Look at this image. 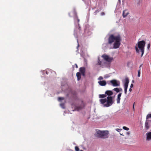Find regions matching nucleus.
<instances>
[{
  "mask_svg": "<svg viewBox=\"0 0 151 151\" xmlns=\"http://www.w3.org/2000/svg\"><path fill=\"white\" fill-rule=\"evenodd\" d=\"M105 93L108 96L106 98L102 99L99 100V101L101 104H102L104 107H109L112 105L114 103L113 98L111 96L113 94V92L110 90L106 91Z\"/></svg>",
  "mask_w": 151,
  "mask_h": 151,
  "instance_id": "f257e3e1",
  "label": "nucleus"
},
{
  "mask_svg": "<svg viewBox=\"0 0 151 151\" xmlns=\"http://www.w3.org/2000/svg\"><path fill=\"white\" fill-rule=\"evenodd\" d=\"M121 37L120 35L114 36L113 35H110L108 39V43L111 44L114 42L113 48L114 49L118 48L120 45Z\"/></svg>",
  "mask_w": 151,
  "mask_h": 151,
  "instance_id": "f03ea898",
  "label": "nucleus"
},
{
  "mask_svg": "<svg viewBox=\"0 0 151 151\" xmlns=\"http://www.w3.org/2000/svg\"><path fill=\"white\" fill-rule=\"evenodd\" d=\"M96 136L99 138L106 139L109 137V132L107 130L100 131L98 130L96 131Z\"/></svg>",
  "mask_w": 151,
  "mask_h": 151,
  "instance_id": "7ed1b4c3",
  "label": "nucleus"
},
{
  "mask_svg": "<svg viewBox=\"0 0 151 151\" xmlns=\"http://www.w3.org/2000/svg\"><path fill=\"white\" fill-rule=\"evenodd\" d=\"M145 42L144 40L139 41L138 42V47L142 52V56L144 52V47L145 46Z\"/></svg>",
  "mask_w": 151,
  "mask_h": 151,
  "instance_id": "20e7f679",
  "label": "nucleus"
},
{
  "mask_svg": "<svg viewBox=\"0 0 151 151\" xmlns=\"http://www.w3.org/2000/svg\"><path fill=\"white\" fill-rule=\"evenodd\" d=\"M129 79L128 78H126L125 79V83L124 84V91L126 95L127 93V91L129 83Z\"/></svg>",
  "mask_w": 151,
  "mask_h": 151,
  "instance_id": "39448f33",
  "label": "nucleus"
},
{
  "mask_svg": "<svg viewBox=\"0 0 151 151\" xmlns=\"http://www.w3.org/2000/svg\"><path fill=\"white\" fill-rule=\"evenodd\" d=\"M102 57L105 60L108 62H111L113 60V58L110 57L107 55H102Z\"/></svg>",
  "mask_w": 151,
  "mask_h": 151,
  "instance_id": "423d86ee",
  "label": "nucleus"
},
{
  "mask_svg": "<svg viewBox=\"0 0 151 151\" xmlns=\"http://www.w3.org/2000/svg\"><path fill=\"white\" fill-rule=\"evenodd\" d=\"M151 122V120H147L146 119V120L145 123V129L147 130L150 127V123Z\"/></svg>",
  "mask_w": 151,
  "mask_h": 151,
  "instance_id": "0eeeda50",
  "label": "nucleus"
},
{
  "mask_svg": "<svg viewBox=\"0 0 151 151\" xmlns=\"http://www.w3.org/2000/svg\"><path fill=\"white\" fill-rule=\"evenodd\" d=\"M110 82L113 86H119V82L116 80H112L110 81Z\"/></svg>",
  "mask_w": 151,
  "mask_h": 151,
  "instance_id": "6e6552de",
  "label": "nucleus"
},
{
  "mask_svg": "<svg viewBox=\"0 0 151 151\" xmlns=\"http://www.w3.org/2000/svg\"><path fill=\"white\" fill-rule=\"evenodd\" d=\"M79 71L83 76H85V69L84 67L80 68H79Z\"/></svg>",
  "mask_w": 151,
  "mask_h": 151,
  "instance_id": "1a4fd4ad",
  "label": "nucleus"
},
{
  "mask_svg": "<svg viewBox=\"0 0 151 151\" xmlns=\"http://www.w3.org/2000/svg\"><path fill=\"white\" fill-rule=\"evenodd\" d=\"M98 83L99 85L102 86H105L106 84V81H98Z\"/></svg>",
  "mask_w": 151,
  "mask_h": 151,
  "instance_id": "9d476101",
  "label": "nucleus"
},
{
  "mask_svg": "<svg viewBox=\"0 0 151 151\" xmlns=\"http://www.w3.org/2000/svg\"><path fill=\"white\" fill-rule=\"evenodd\" d=\"M129 14V13L127 10H125L123 11V17H126Z\"/></svg>",
  "mask_w": 151,
  "mask_h": 151,
  "instance_id": "9b49d317",
  "label": "nucleus"
},
{
  "mask_svg": "<svg viewBox=\"0 0 151 151\" xmlns=\"http://www.w3.org/2000/svg\"><path fill=\"white\" fill-rule=\"evenodd\" d=\"M147 139L150 140L151 139V132L147 133Z\"/></svg>",
  "mask_w": 151,
  "mask_h": 151,
  "instance_id": "f8f14e48",
  "label": "nucleus"
},
{
  "mask_svg": "<svg viewBox=\"0 0 151 151\" xmlns=\"http://www.w3.org/2000/svg\"><path fill=\"white\" fill-rule=\"evenodd\" d=\"M102 61H101L99 58L98 59V62L97 65H100V67L103 66V64H102Z\"/></svg>",
  "mask_w": 151,
  "mask_h": 151,
  "instance_id": "ddd939ff",
  "label": "nucleus"
},
{
  "mask_svg": "<svg viewBox=\"0 0 151 151\" xmlns=\"http://www.w3.org/2000/svg\"><path fill=\"white\" fill-rule=\"evenodd\" d=\"M83 108V106H77L76 107L75 109L77 111H79Z\"/></svg>",
  "mask_w": 151,
  "mask_h": 151,
  "instance_id": "4468645a",
  "label": "nucleus"
},
{
  "mask_svg": "<svg viewBox=\"0 0 151 151\" xmlns=\"http://www.w3.org/2000/svg\"><path fill=\"white\" fill-rule=\"evenodd\" d=\"M76 76L78 78V80H79L81 78V74L80 73L78 72L76 73Z\"/></svg>",
  "mask_w": 151,
  "mask_h": 151,
  "instance_id": "2eb2a0df",
  "label": "nucleus"
},
{
  "mask_svg": "<svg viewBox=\"0 0 151 151\" xmlns=\"http://www.w3.org/2000/svg\"><path fill=\"white\" fill-rule=\"evenodd\" d=\"M99 97L100 98H104L106 97V95L105 93L104 94H99Z\"/></svg>",
  "mask_w": 151,
  "mask_h": 151,
  "instance_id": "dca6fc26",
  "label": "nucleus"
},
{
  "mask_svg": "<svg viewBox=\"0 0 151 151\" xmlns=\"http://www.w3.org/2000/svg\"><path fill=\"white\" fill-rule=\"evenodd\" d=\"M151 118V114H148L146 116V119L149 120V118Z\"/></svg>",
  "mask_w": 151,
  "mask_h": 151,
  "instance_id": "f3484780",
  "label": "nucleus"
},
{
  "mask_svg": "<svg viewBox=\"0 0 151 151\" xmlns=\"http://www.w3.org/2000/svg\"><path fill=\"white\" fill-rule=\"evenodd\" d=\"M114 90L118 93L120 91V89L118 88H115L114 89Z\"/></svg>",
  "mask_w": 151,
  "mask_h": 151,
  "instance_id": "a211bd4d",
  "label": "nucleus"
},
{
  "mask_svg": "<svg viewBox=\"0 0 151 151\" xmlns=\"http://www.w3.org/2000/svg\"><path fill=\"white\" fill-rule=\"evenodd\" d=\"M120 99H121L120 97H117V99L116 100L117 103L119 104L120 103Z\"/></svg>",
  "mask_w": 151,
  "mask_h": 151,
  "instance_id": "6ab92c4d",
  "label": "nucleus"
},
{
  "mask_svg": "<svg viewBox=\"0 0 151 151\" xmlns=\"http://www.w3.org/2000/svg\"><path fill=\"white\" fill-rule=\"evenodd\" d=\"M123 128L124 130H127V131L128 130H129V129L127 127H125V126H124L123 127Z\"/></svg>",
  "mask_w": 151,
  "mask_h": 151,
  "instance_id": "aec40b11",
  "label": "nucleus"
},
{
  "mask_svg": "<svg viewBox=\"0 0 151 151\" xmlns=\"http://www.w3.org/2000/svg\"><path fill=\"white\" fill-rule=\"evenodd\" d=\"M75 150L76 151H79V148L77 146H76L75 147Z\"/></svg>",
  "mask_w": 151,
  "mask_h": 151,
  "instance_id": "412c9836",
  "label": "nucleus"
},
{
  "mask_svg": "<svg viewBox=\"0 0 151 151\" xmlns=\"http://www.w3.org/2000/svg\"><path fill=\"white\" fill-rule=\"evenodd\" d=\"M142 64H141L140 65V66L139 67V69L138 70H139V71H141V70H142Z\"/></svg>",
  "mask_w": 151,
  "mask_h": 151,
  "instance_id": "4be33fe9",
  "label": "nucleus"
},
{
  "mask_svg": "<svg viewBox=\"0 0 151 151\" xmlns=\"http://www.w3.org/2000/svg\"><path fill=\"white\" fill-rule=\"evenodd\" d=\"M64 98L63 97H59L58 98V100L59 101H60L64 99Z\"/></svg>",
  "mask_w": 151,
  "mask_h": 151,
  "instance_id": "5701e85b",
  "label": "nucleus"
},
{
  "mask_svg": "<svg viewBox=\"0 0 151 151\" xmlns=\"http://www.w3.org/2000/svg\"><path fill=\"white\" fill-rule=\"evenodd\" d=\"M140 72L141 71H139V70H138V77H140Z\"/></svg>",
  "mask_w": 151,
  "mask_h": 151,
  "instance_id": "b1692460",
  "label": "nucleus"
},
{
  "mask_svg": "<svg viewBox=\"0 0 151 151\" xmlns=\"http://www.w3.org/2000/svg\"><path fill=\"white\" fill-rule=\"evenodd\" d=\"M135 49H136V51L137 52H138V53H139V49L137 47H135Z\"/></svg>",
  "mask_w": 151,
  "mask_h": 151,
  "instance_id": "393cba45",
  "label": "nucleus"
},
{
  "mask_svg": "<svg viewBox=\"0 0 151 151\" xmlns=\"http://www.w3.org/2000/svg\"><path fill=\"white\" fill-rule=\"evenodd\" d=\"M116 131H118L119 132H120L122 130V129H116Z\"/></svg>",
  "mask_w": 151,
  "mask_h": 151,
  "instance_id": "a878e982",
  "label": "nucleus"
},
{
  "mask_svg": "<svg viewBox=\"0 0 151 151\" xmlns=\"http://www.w3.org/2000/svg\"><path fill=\"white\" fill-rule=\"evenodd\" d=\"M103 79V78L102 77V76H100L99 78H98V80H102Z\"/></svg>",
  "mask_w": 151,
  "mask_h": 151,
  "instance_id": "bb28decb",
  "label": "nucleus"
},
{
  "mask_svg": "<svg viewBox=\"0 0 151 151\" xmlns=\"http://www.w3.org/2000/svg\"><path fill=\"white\" fill-rule=\"evenodd\" d=\"M99 12V11L98 10H96L94 12V14L95 15H96Z\"/></svg>",
  "mask_w": 151,
  "mask_h": 151,
  "instance_id": "cd10ccee",
  "label": "nucleus"
},
{
  "mask_svg": "<svg viewBox=\"0 0 151 151\" xmlns=\"http://www.w3.org/2000/svg\"><path fill=\"white\" fill-rule=\"evenodd\" d=\"M122 94V93H119V94L118 95L117 97H120H120H121V96Z\"/></svg>",
  "mask_w": 151,
  "mask_h": 151,
  "instance_id": "c85d7f7f",
  "label": "nucleus"
},
{
  "mask_svg": "<svg viewBox=\"0 0 151 151\" xmlns=\"http://www.w3.org/2000/svg\"><path fill=\"white\" fill-rule=\"evenodd\" d=\"M150 43H149L148 44L147 48L148 49H149V48L150 47Z\"/></svg>",
  "mask_w": 151,
  "mask_h": 151,
  "instance_id": "c756f323",
  "label": "nucleus"
},
{
  "mask_svg": "<svg viewBox=\"0 0 151 151\" xmlns=\"http://www.w3.org/2000/svg\"><path fill=\"white\" fill-rule=\"evenodd\" d=\"M60 105L61 106H62L63 108H64V107H63V106H64V104H60Z\"/></svg>",
  "mask_w": 151,
  "mask_h": 151,
  "instance_id": "7c9ffc66",
  "label": "nucleus"
},
{
  "mask_svg": "<svg viewBox=\"0 0 151 151\" xmlns=\"http://www.w3.org/2000/svg\"><path fill=\"white\" fill-rule=\"evenodd\" d=\"M134 85L133 84H131L130 85V88H132L133 87Z\"/></svg>",
  "mask_w": 151,
  "mask_h": 151,
  "instance_id": "2f4dec72",
  "label": "nucleus"
},
{
  "mask_svg": "<svg viewBox=\"0 0 151 151\" xmlns=\"http://www.w3.org/2000/svg\"><path fill=\"white\" fill-rule=\"evenodd\" d=\"M101 15H104L105 14V13L104 12H102L101 13Z\"/></svg>",
  "mask_w": 151,
  "mask_h": 151,
  "instance_id": "473e14b6",
  "label": "nucleus"
},
{
  "mask_svg": "<svg viewBox=\"0 0 151 151\" xmlns=\"http://www.w3.org/2000/svg\"><path fill=\"white\" fill-rule=\"evenodd\" d=\"M132 89L131 88H130L129 89V91L130 92H131L132 91Z\"/></svg>",
  "mask_w": 151,
  "mask_h": 151,
  "instance_id": "72a5a7b5",
  "label": "nucleus"
},
{
  "mask_svg": "<svg viewBox=\"0 0 151 151\" xmlns=\"http://www.w3.org/2000/svg\"><path fill=\"white\" fill-rule=\"evenodd\" d=\"M134 104L133 105V109H134Z\"/></svg>",
  "mask_w": 151,
  "mask_h": 151,
  "instance_id": "f704fd0d",
  "label": "nucleus"
},
{
  "mask_svg": "<svg viewBox=\"0 0 151 151\" xmlns=\"http://www.w3.org/2000/svg\"><path fill=\"white\" fill-rule=\"evenodd\" d=\"M120 89V91H122V89L121 88H119Z\"/></svg>",
  "mask_w": 151,
  "mask_h": 151,
  "instance_id": "c9c22d12",
  "label": "nucleus"
},
{
  "mask_svg": "<svg viewBox=\"0 0 151 151\" xmlns=\"http://www.w3.org/2000/svg\"><path fill=\"white\" fill-rule=\"evenodd\" d=\"M78 22H79V19H78Z\"/></svg>",
  "mask_w": 151,
  "mask_h": 151,
  "instance_id": "e433bc0d",
  "label": "nucleus"
},
{
  "mask_svg": "<svg viewBox=\"0 0 151 151\" xmlns=\"http://www.w3.org/2000/svg\"><path fill=\"white\" fill-rule=\"evenodd\" d=\"M76 65V67L77 68H78V66H77V65Z\"/></svg>",
  "mask_w": 151,
  "mask_h": 151,
  "instance_id": "4c0bfd02",
  "label": "nucleus"
},
{
  "mask_svg": "<svg viewBox=\"0 0 151 151\" xmlns=\"http://www.w3.org/2000/svg\"><path fill=\"white\" fill-rule=\"evenodd\" d=\"M80 151H83L82 150H81Z\"/></svg>",
  "mask_w": 151,
  "mask_h": 151,
  "instance_id": "58836bf2",
  "label": "nucleus"
}]
</instances>
